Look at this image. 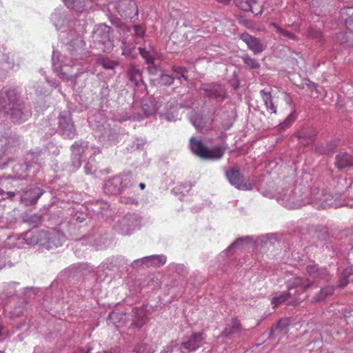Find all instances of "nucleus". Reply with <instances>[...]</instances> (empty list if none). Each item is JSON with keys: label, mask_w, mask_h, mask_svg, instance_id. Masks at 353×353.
Segmentation results:
<instances>
[{"label": "nucleus", "mask_w": 353, "mask_h": 353, "mask_svg": "<svg viewBox=\"0 0 353 353\" xmlns=\"http://www.w3.org/2000/svg\"><path fill=\"white\" fill-rule=\"evenodd\" d=\"M260 96L266 107L267 112L270 114L290 112L287 119L279 125V129L285 130L290 127L296 119L295 109L291 96L281 90L274 92L271 87H266L261 90Z\"/></svg>", "instance_id": "f257e3e1"}, {"label": "nucleus", "mask_w": 353, "mask_h": 353, "mask_svg": "<svg viewBox=\"0 0 353 353\" xmlns=\"http://www.w3.org/2000/svg\"><path fill=\"white\" fill-rule=\"evenodd\" d=\"M312 282L307 279L304 278H294L293 280L290 281L288 284V292H283L278 296H274L271 301V304L274 307H277L281 303H283L286 300L292 296L291 291L297 289L298 293H304L305 290L311 287Z\"/></svg>", "instance_id": "f03ea898"}, {"label": "nucleus", "mask_w": 353, "mask_h": 353, "mask_svg": "<svg viewBox=\"0 0 353 353\" xmlns=\"http://www.w3.org/2000/svg\"><path fill=\"white\" fill-rule=\"evenodd\" d=\"M190 147L194 154L203 159H219L224 154V150L221 148L210 150L203 145L201 140L194 137L190 139Z\"/></svg>", "instance_id": "7ed1b4c3"}, {"label": "nucleus", "mask_w": 353, "mask_h": 353, "mask_svg": "<svg viewBox=\"0 0 353 353\" xmlns=\"http://www.w3.org/2000/svg\"><path fill=\"white\" fill-rule=\"evenodd\" d=\"M110 28L105 25H99L92 33V39L96 47L103 52H108L113 49V41L110 37Z\"/></svg>", "instance_id": "20e7f679"}, {"label": "nucleus", "mask_w": 353, "mask_h": 353, "mask_svg": "<svg viewBox=\"0 0 353 353\" xmlns=\"http://www.w3.org/2000/svg\"><path fill=\"white\" fill-rule=\"evenodd\" d=\"M114 8L121 17L132 18L138 13L137 6L132 0H119L114 3Z\"/></svg>", "instance_id": "39448f33"}, {"label": "nucleus", "mask_w": 353, "mask_h": 353, "mask_svg": "<svg viewBox=\"0 0 353 353\" xmlns=\"http://www.w3.org/2000/svg\"><path fill=\"white\" fill-rule=\"evenodd\" d=\"M134 34H131V38H128V36L124 37L122 41L123 44V54H125L128 53V49H133L134 48V43H137V39H143L145 34L144 28L140 25H136L133 26Z\"/></svg>", "instance_id": "423d86ee"}, {"label": "nucleus", "mask_w": 353, "mask_h": 353, "mask_svg": "<svg viewBox=\"0 0 353 353\" xmlns=\"http://www.w3.org/2000/svg\"><path fill=\"white\" fill-rule=\"evenodd\" d=\"M236 4L245 12H251L255 15L263 13V8L256 0H236Z\"/></svg>", "instance_id": "0eeeda50"}, {"label": "nucleus", "mask_w": 353, "mask_h": 353, "mask_svg": "<svg viewBox=\"0 0 353 353\" xmlns=\"http://www.w3.org/2000/svg\"><path fill=\"white\" fill-rule=\"evenodd\" d=\"M208 97L215 99L218 101H222L226 98V91L225 88L221 85L212 84L204 87Z\"/></svg>", "instance_id": "6e6552de"}, {"label": "nucleus", "mask_w": 353, "mask_h": 353, "mask_svg": "<svg viewBox=\"0 0 353 353\" xmlns=\"http://www.w3.org/2000/svg\"><path fill=\"white\" fill-rule=\"evenodd\" d=\"M225 176H227L229 183L232 185H234L239 190H249L250 185L242 181L240 172L238 169H231L225 172Z\"/></svg>", "instance_id": "1a4fd4ad"}, {"label": "nucleus", "mask_w": 353, "mask_h": 353, "mask_svg": "<svg viewBox=\"0 0 353 353\" xmlns=\"http://www.w3.org/2000/svg\"><path fill=\"white\" fill-rule=\"evenodd\" d=\"M204 343V339L201 333H193L186 341L182 343L180 347L193 352L203 346Z\"/></svg>", "instance_id": "9d476101"}, {"label": "nucleus", "mask_w": 353, "mask_h": 353, "mask_svg": "<svg viewBox=\"0 0 353 353\" xmlns=\"http://www.w3.org/2000/svg\"><path fill=\"white\" fill-rule=\"evenodd\" d=\"M43 194V190L40 188H33L30 190H27L21 196V203L25 205H32L35 204L37 200Z\"/></svg>", "instance_id": "9b49d317"}, {"label": "nucleus", "mask_w": 353, "mask_h": 353, "mask_svg": "<svg viewBox=\"0 0 353 353\" xmlns=\"http://www.w3.org/2000/svg\"><path fill=\"white\" fill-rule=\"evenodd\" d=\"M241 39L248 46L250 50H252L254 54H259L263 50V46L259 39L256 38L248 33H243L241 35Z\"/></svg>", "instance_id": "f8f14e48"}, {"label": "nucleus", "mask_w": 353, "mask_h": 353, "mask_svg": "<svg viewBox=\"0 0 353 353\" xmlns=\"http://www.w3.org/2000/svg\"><path fill=\"white\" fill-rule=\"evenodd\" d=\"M306 272L313 279H325L327 281L330 278V275L326 270L319 268L316 265H309L306 266Z\"/></svg>", "instance_id": "ddd939ff"}, {"label": "nucleus", "mask_w": 353, "mask_h": 353, "mask_svg": "<svg viewBox=\"0 0 353 353\" xmlns=\"http://www.w3.org/2000/svg\"><path fill=\"white\" fill-rule=\"evenodd\" d=\"M241 330L242 326L239 320L237 318H232L230 323L228 324L225 330L222 331L221 336L227 337L234 334H238Z\"/></svg>", "instance_id": "4468645a"}, {"label": "nucleus", "mask_w": 353, "mask_h": 353, "mask_svg": "<svg viewBox=\"0 0 353 353\" xmlns=\"http://www.w3.org/2000/svg\"><path fill=\"white\" fill-rule=\"evenodd\" d=\"M133 325L135 327H141L147 323L148 314L144 307L137 308L134 310Z\"/></svg>", "instance_id": "2eb2a0df"}, {"label": "nucleus", "mask_w": 353, "mask_h": 353, "mask_svg": "<svg viewBox=\"0 0 353 353\" xmlns=\"http://www.w3.org/2000/svg\"><path fill=\"white\" fill-rule=\"evenodd\" d=\"M336 165L339 169L353 168V157L345 152L338 154L336 157Z\"/></svg>", "instance_id": "dca6fc26"}, {"label": "nucleus", "mask_w": 353, "mask_h": 353, "mask_svg": "<svg viewBox=\"0 0 353 353\" xmlns=\"http://www.w3.org/2000/svg\"><path fill=\"white\" fill-rule=\"evenodd\" d=\"M342 17L344 20L345 27L353 34V8H345L342 12Z\"/></svg>", "instance_id": "f3484780"}, {"label": "nucleus", "mask_w": 353, "mask_h": 353, "mask_svg": "<svg viewBox=\"0 0 353 353\" xmlns=\"http://www.w3.org/2000/svg\"><path fill=\"white\" fill-rule=\"evenodd\" d=\"M333 286H326L322 288L320 291L316 293V296L312 299V303H316L320 301H323L328 296L332 295L334 293Z\"/></svg>", "instance_id": "a211bd4d"}, {"label": "nucleus", "mask_w": 353, "mask_h": 353, "mask_svg": "<svg viewBox=\"0 0 353 353\" xmlns=\"http://www.w3.org/2000/svg\"><path fill=\"white\" fill-rule=\"evenodd\" d=\"M139 52L147 64L150 65L154 63L155 51L153 48L150 47L148 50L145 48H139Z\"/></svg>", "instance_id": "6ab92c4d"}, {"label": "nucleus", "mask_w": 353, "mask_h": 353, "mask_svg": "<svg viewBox=\"0 0 353 353\" xmlns=\"http://www.w3.org/2000/svg\"><path fill=\"white\" fill-rule=\"evenodd\" d=\"M353 281V272L351 267L344 269L339 278V285L343 288L346 286L348 283Z\"/></svg>", "instance_id": "aec40b11"}, {"label": "nucleus", "mask_w": 353, "mask_h": 353, "mask_svg": "<svg viewBox=\"0 0 353 353\" xmlns=\"http://www.w3.org/2000/svg\"><path fill=\"white\" fill-rule=\"evenodd\" d=\"M171 39L172 40L173 43L180 46H185L188 41V37L185 34L179 31H175L172 33Z\"/></svg>", "instance_id": "412c9836"}, {"label": "nucleus", "mask_w": 353, "mask_h": 353, "mask_svg": "<svg viewBox=\"0 0 353 353\" xmlns=\"http://www.w3.org/2000/svg\"><path fill=\"white\" fill-rule=\"evenodd\" d=\"M128 74H129L130 81L134 84L138 85V83L141 81V71L135 66L130 65L129 70H128Z\"/></svg>", "instance_id": "4be33fe9"}, {"label": "nucleus", "mask_w": 353, "mask_h": 353, "mask_svg": "<svg viewBox=\"0 0 353 353\" xmlns=\"http://www.w3.org/2000/svg\"><path fill=\"white\" fill-rule=\"evenodd\" d=\"M134 351H136L137 353H154V348L152 344L141 343L136 346Z\"/></svg>", "instance_id": "5701e85b"}, {"label": "nucleus", "mask_w": 353, "mask_h": 353, "mask_svg": "<svg viewBox=\"0 0 353 353\" xmlns=\"http://www.w3.org/2000/svg\"><path fill=\"white\" fill-rule=\"evenodd\" d=\"M241 59L243 62H244L245 64H246V65L251 69H258L260 68L259 61H257L255 59H253L248 55L241 57Z\"/></svg>", "instance_id": "b1692460"}, {"label": "nucleus", "mask_w": 353, "mask_h": 353, "mask_svg": "<svg viewBox=\"0 0 353 353\" xmlns=\"http://www.w3.org/2000/svg\"><path fill=\"white\" fill-rule=\"evenodd\" d=\"M161 353H183L180 345L176 342H171Z\"/></svg>", "instance_id": "393cba45"}, {"label": "nucleus", "mask_w": 353, "mask_h": 353, "mask_svg": "<svg viewBox=\"0 0 353 353\" xmlns=\"http://www.w3.org/2000/svg\"><path fill=\"white\" fill-rule=\"evenodd\" d=\"M49 242L57 248L59 247L63 243V237L59 232H55L53 236L49 237Z\"/></svg>", "instance_id": "a878e982"}, {"label": "nucleus", "mask_w": 353, "mask_h": 353, "mask_svg": "<svg viewBox=\"0 0 353 353\" xmlns=\"http://www.w3.org/2000/svg\"><path fill=\"white\" fill-rule=\"evenodd\" d=\"M306 36H307L308 38L320 40L322 37V33H321L319 30H316L313 28H309L307 33H306Z\"/></svg>", "instance_id": "bb28decb"}, {"label": "nucleus", "mask_w": 353, "mask_h": 353, "mask_svg": "<svg viewBox=\"0 0 353 353\" xmlns=\"http://www.w3.org/2000/svg\"><path fill=\"white\" fill-rule=\"evenodd\" d=\"M288 325V319H281L278 321L276 326H274V332H276L277 330H280L281 332L285 330Z\"/></svg>", "instance_id": "cd10ccee"}, {"label": "nucleus", "mask_w": 353, "mask_h": 353, "mask_svg": "<svg viewBox=\"0 0 353 353\" xmlns=\"http://www.w3.org/2000/svg\"><path fill=\"white\" fill-rule=\"evenodd\" d=\"M101 65L105 69H113L116 67L117 63L108 59H102Z\"/></svg>", "instance_id": "c85d7f7f"}, {"label": "nucleus", "mask_w": 353, "mask_h": 353, "mask_svg": "<svg viewBox=\"0 0 353 353\" xmlns=\"http://www.w3.org/2000/svg\"><path fill=\"white\" fill-rule=\"evenodd\" d=\"M278 32L285 37H287L290 39H296V36L294 34L285 30L283 28H278Z\"/></svg>", "instance_id": "c756f323"}, {"label": "nucleus", "mask_w": 353, "mask_h": 353, "mask_svg": "<svg viewBox=\"0 0 353 353\" xmlns=\"http://www.w3.org/2000/svg\"><path fill=\"white\" fill-rule=\"evenodd\" d=\"M161 79L165 85H172L173 83V78L168 74H161Z\"/></svg>", "instance_id": "7c9ffc66"}, {"label": "nucleus", "mask_w": 353, "mask_h": 353, "mask_svg": "<svg viewBox=\"0 0 353 353\" xmlns=\"http://www.w3.org/2000/svg\"><path fill=\"white\" fill-rule=\"evenodd\" d=\"M8 98H10V110H13L14 107V99L15 94L13 91L8 92Z\"/></svg>", "instance_id": "2f4dec72"}, {"label": "nucleus", "mask_w": 353, "mask_h": 353, "mask_svg": "<svg viewBox=\"0 0 353 353\" xmlns=\"http://www.w3.org/2000/svg\"><path fill=\"white\" fill-rule=\"evenodd\" d=\"M172 70L174 72H175L176 73H178V74H181V77L183 78V79H186V77L183 76V71H182V68H180V67H173L172 68Z\"/></svg>", "instance_id": "473e14b6"}, {"label": "nucleus", "mask_w": 353, "mask_h": 353, "mask_svg": "<svg viewBox=\"0 0 353 353\" xmlns=\"http://www.w3.org/2000/svg\"><path fill=\"white\" fill-rule=\"evenodd\" d=\"M303 301V299H294L293 301H292V306H297L300 304V303H301Z\"/></svg>", "instance_id": "72a5a7b5"}, {"label": "nucleus", "mask_w": 353, "mask_h": 353, "mask_svg": "<svg viewBox=\"0 0 353 353\" xmlns=\"http://www.w3.org/2000/svg\"><path fill=\"white\" fill-rule=\"evenodd\" d=\"M148 71H150V73L154 74L157 72V69L155 67L151 65V66L148 67Z\"/></svg>", "instance_id": "f704fd0d"}, {"label": "nucleus", "mask_w": 353, "mask_h": 353, "mask_svg": "<svg viewBox=\"0 0 353 353\" xmlns=\"http://www.w3.org/2000/svg\"><path fill=\"white\" fill-rule=\"evenodd\" d=\"M270 26H272L273 28H274L275 29H276L277 31H278V28H281L278 25H276V23H274V22L270 23Z\"/></svg>", "instance_id": "c9c22d12"}, {"label": "nucleus", "mask_w": 353, "mask_h": 353, "mask_svg": "<svg viewBox=\"0 0 353 353\" xmlns=\"http://www.w3.org/2000/svg\"><path fill=\"white\" fill-rule=\"evenodd\" d=\"M7 194L10 197H13L15 195V193L14 192H8Z\"/></svg>", "instance_id": "e433bc0d"}, {"label": "nucleus", "mask_w": 353, "mask_h": 353, "mask_svg": "<svg viewBox=\"0 0 353 353\" xmlns=\"http://www.w3.org/2000/svg\"><path fill=\"white\" fill-rule=\"evenodd\" d=\"M116 315H117V314L115 312H112V313L110 314L109 317L110 319H113V318L115 317Z\"/></svg>", "instance_id": "4c0bfd02"}, {"label": "nucleus", "mask_w": 353, "mask_h": 353, "mask_svg": "<svg viewBox=\"0 0 353 353\" xmlns=\"http://www.w3.org/2000/svg\"><path fill=\"white\" fill-rule=\"evenodd\" d=\"M145 187V185L143 183H140L139 188H141V190H144Z\"/></svg>", "instance_id": "58836bf2"}, {"label": "nucleus", "mask_w": 353, "mask_h": 353, "mask_svg": "<svg viewBox=\"0 0 353 353\" xmlns=\"http://www.w3.org/2000/svg\"><path fill=\"white\" fill-rule=\"evenodd\" d=\"M310 86H311L312 89H314L316 90V85L314 84V83H312V85H310Z\"/></svg>", "instance_id": "ea45409f"}, {"label": "nucleus", "mask_w": 353, "mask_h": 353, "mask_svg": "<svg viewBox=\"0 0 353 353\" xmlns=\"http://www.w3.org/2000/svg\"><path fill=\"white\" fill-rule=\"evenodd\" d=\"M230 0H218L219 2H221V3H225V2H228Z\"/></svg>", "instance_id": "a19ab883"}, {"label": "nucleus", "mask_w": 353, "mask_h": 353, "mask_svg": "<svg viewBox=\"0 0 353 353\" xmlns=\"http://www.w3.org/2000/svg\"><path fill=\"white\" fill-rule=\"evenodd\" d=\"M1 330H2V327H1V326L0 325V335L1 334Z\"/></svg>", "instance_id": "79ce46f5"}, {"label": "nucleus", "mask_w": 353, "mask_h": 353, "mask_svg": "<svg viewBox=\"0 0 353 353\" xmlns=\"http://www.w3.org/2000/svg\"><path fill=\"white\" fill-rule=\"evenodd\" d=\"M303 134L299 135V138H302Z\"/></svg>", "instance_id": "37998d69"}, {"label": "nucleus", "mask_w": 353, "mask_h": 353, "mask_svg": "<svg viewBox=\"0 0 353 353\" xmlns=\"http://www.w3.org/2000/svg\"><path fill=\"white\" fill-rule=\"evenodd\" d=\"M2 191L1 190H0V192Z\"/></svg>", "instance_id": "c03bdc74"}]
</instances>
